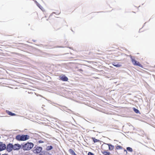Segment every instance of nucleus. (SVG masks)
I'll return each mask as SVG.
<instances>
[{"label":"nucleus","instance_id":"f257e3e1","mask_svg":"<svg viewBox=\"0 0 155 155\" xmlns=\"http://www.w3.org/2000/svg\"><path fill=\"white\" fill-rule=\"evenodd\" d=\"M22 148L23 150L24 151L29 150L31 149L34 147V144L31 142H28L23 145L21 144Z\"/></svg>","mask_w":155,"mask_h":155},{"label":"nucleus","instance_id":"f03ea898","mask_svg":"<svg viewBox=\"0 0 155 155\" xmlns=\"http://www.w3.org/2000/svg\"><path fill=\"white\" fill-rule=\"evenodd\" d=\"M129 56L134 65L139 66L141 68H143V66L139 62L137 61L134 58H133L132 56L131 55H130Z\"/></svg>","mask_w":155,"mask_h":155},{"label":"nucleus","instance_id":"7ed1b4c3","mask_svg":"<svg viewBox=\"0 0 155 155\" xmlns=\"http://www.w3.org/2000/svg\"><path fill=\"white\" fill-rule=\"evenodd\" d=\"M13 145L11 143H9L6 146V150L8 152H10L13 150Z\"/></svg>","mask_w":155,"mask_h":155},{"label":"nucleus","instance_id":"20e7f679","mask_svg":"<svg viewBox=\"0 0 155 155\" xmlns=\"http://www.w3.org/2000/svg\"><path fill=\"white\" fill-rule=\"evenodd\" d=\"M35 147L33 148V153H35L37 154L39 153L42 151V148L41 147H37L35 149Z\"/></svg>","mask_w":155,"mask_h":155},{"label":"nucleus","instance_id":"39448f33","mask_svg":"<svg viewBox=\"0 0 155 155\" xmlns=\"http://www.w3.org/2000/svg\"><path fill=\"white\" fill-rule=\"evenodd\" d=\"M13 150H18L20 149H22V146L18 143H15L13 145Z\"/></svg>","mask_w":155,"mask_h":155},{"label":"nucleus","instance_id":"423d86ee","mask_svg":"<svg viewBox=\"0 0 155 155\" xmlns=\"http://www.w3.org/2000/svg\"><path fill=\"white\" fill-rule=\"evenodd\" d=\"M6 148V145L5 143H2L0 144V151L5 150Z\"/></svg>","mask_w":155,"mask_h":155},{"label":"nucleus","instance_id":"0eeeda50","mask_svg":"<svg viewBox=\"0 0 155 155\" xmlns=\"http://www.w3.org/2000/svg\"><path fill=\"white\" fill-rule=\"evenodd\" d=\"M15 139L18 141H23L22 134L17 135L15 137Z\"/></svg>","mask_w":155,"mask_h":155},{"label":"nucleus","instance_id":"6e6552de","mask_svg":"<svg viewBox=\"0 0 155 155\" xmlns=\"http://www.w3.org/2000/svg\"><path fill=\"white\" fill-rule=\"evenodd\" d=\"M60 80L62 81H67L68 80V77L66 76L65 75H63L62 76H60Z\"/></svg>","mask_w":155,"mask_h":155},{"label":"nucleus","instance_id":"1a4fd4ad","mask_svg":"<svg viewBox=\"0 0 155 155\" xmlns=\"http://www.w3.org/2000/svg\"><path fill=\"white\" fill-rule=\"evenodd\" d=\"M23 141H25L28 140L30 138L29 135L27 134H22Z\"/></svg>","mask_w":155,"mask_h":155},{"label":"nucleus","instance_id":"9d476101","mask_svg":"<svg viewBox=\"0 0 155 155\" xmlns=\"http://www.w3.org/2000/svg\"><path fill=\"white\" fill-rule=\"evenodd\" d=\"M112 64L114 66L117 67L119 68L122 66V65L120 64L117 63V62H113L112 63Z\"/></svg>","mask_w":155,"mask_h":155},{"label":"nucleus","instance_id":"9b49d317","mask_svg":"<svg viewBox=\"0 0 155 155\" xmlns=\"http://www.w3.org/2000/svg\"><path fill=\"white\" fill-rule=\"evenodd\" d=\"M106 144L108 146V149L109 150L111 151L114 149V146L110 143H107Z\"/></svg>","mask_w":155,"mask_h":155},{"label":"nucleus","instance_id":"f8f14e48","mask_svg":"<svg viewBox=\"0 0 155 155\" xmlns=\"http://www.w3.org/2000/svg\"><path fill=\"white\" fill-rule=\"evenodd\" d=\"M6 112L8 114L10 115L11 116H15L17 115V114L15 113H13L12 112L9 111L8 110H6Z\"/></svg>","mask_w":155,"mask_h":155},{"label":"nucleus","instance_id":"ddd939ff","mask_svg":"<svg viewBox=\"0 0 155 155\" xmlns=\"http://www.w3.org/2000/svg\"><path fill=\"white\" fill-rule=\"evenodd\" d=\"M101 152L104 155H110V153L106 150H104V151H101Z\"/></svg>","mask_w":155,"mask_h":155},{"label":"nucleus","instance_id":"4468645a","mask_svg":"<svg viewBox=\"0 0 155 155\" xmlns=\"http://www.w3.org/2000/svg\"><path fill=\"white\" fill-rule=\"evenodd\" d=\"M91 138L93 140L94 143L100 142L101 141L99 140L96 139L95 137H92Z\"/></svg>","mask_w":155,"mask_h":155},{"label":"nucleus","instance_id":"2eb2a0df","mask_svg":"<svg viewBox=\"0 0 155 155\" xmlns=\"http://www.w3.org/2000/svg\"><path fill=\"white\" fill-rule=\"evenodd\" d=\"M53 147L51 145L47 146L46 150L47 151H49L53 149Z\"/></svg>","mask_w":155,"mask_h":155},{"label":"nucleus","instance_id":"dca6fc26","mask_svg":"<svg viewBox=\"0 0 155 155\" xmlns=\"http://www.w3.org/2000/svg\"><path fill=\"white\" fill-rule=\"evenodd\" d=\"M133 109L134 111L136 114H140V112L139 110L137 109L135 107H133Z\"/></svg>","mask_w":155,"mask_h":155},{"label":"nucleus","instance_id":"f3484780","mask_svg":"<svg viewBox=\"0 0 155 155\" xmlns=\"http://www.w3.org/2000/svg\"><path fill=\"white\" fill-rule=\"evenodd\" d=\"M38 5H37V6L40 8V9L43 12H44L45 11V9L43 8L39 4H38Z\"/></svg>","mask_w":155,"mask_h":155},{"label":"nucleus","instance_id":"a211bd4d","mask_svg":"<svg viewBox=\"0 0 155 155\" xmlns=\"http://www.w3.org/2000/svg\"><path fill=\"white\" fill-rule=\"evenodd\" d=\"M127 150L129 152H132L133 151V149L130 147H127L126 148Z\"/></svg>","mask_w":155,"mask_h":155},{"label":"nucleus","instance_id":"6ab92c4d","mask_svg":"<svg viewBox=\"0 0 155 155\" xmlns=\"http://www.w3.org/2000/svg\"><path fill=\"white\" fill-rule=\"evenodd\" d=\"M116 150H119V149H122L123 148V147L120 145H117L116 147Z\"/></svg>","mask_w":155,"mask_h":155},{"label":"nucleus","instance_id":"aec40b11","mask_svg":"<svg viewBox=\"0 0 155 155\" xmlns=\"http://www.w3.org/2000/svg\"><path fill=\"white\" fill-rule=\"evenodd\" d=\"M41 153L39 154V155H45L46 154V153H47V152L45 151H41Z\"/></svg>","mask_w":155,"mask_h":155},{"label":"nucleus","instance_id":"412c9836","mask_svg":"<svg viewBox=\"0 0 155 155\" xmlns=\"http://www.w3.org/2000/svg\"><path fill=\"white\" fill-rule=\"evenodd\" d=\"M87 155H95L93 153L91 152H89Z\"/></svg>","mask_w":155,"mask_h":155},{"label":"nucleus","instance_id":"4be33fe9","mask_svg":"<svg viewBox=\"0 0 155 155\" xmlns=\"http://www.w3.org/2000/svg\"><path fill=\"white\" fill-rule=\"evenodd\" d=\"M66 111L69 113H71L72 112V111L71 110L69 109H68V111Z\"/></svg>","mask_w":155,"mask_h":155},{"label":"nucleus","instance_id":"5701e85b","mask_svg":"<svg viewBox=\"0 0 155 155\" xmlns=\"http://www.w3.org/2000/svg\"><path fill=\"white\" fill-rule=\"evenodd\" d=\"M44 142L41 140H39L38 141L39 143H43Z\"/></svg>","mask_w":155,"mask_h":155},{"label":"nucleus","instance_id":"b1692460","mask_svg":"<svg viewBox=\"0 0 155 155\" xmlns=\"http://www.w3.org/2000/svg\"><path fill=\"white\" fill-rule=\"evenodd\" d=\"M78 71L81 73L83 71V70L82 69H80L78 70Z\"/></svg>","mask_w":155,"mask_h":155},{"label":"nucleus","instance_id":"393cba45","mask_svg":"<svg viewBox=\"0 0 155 155\" xmlns=\"http://www.w3.org/2000/svg\"><path fill=\"white\" fill-rule=\"evenodd\" d=\"M127 149H126H126H124V152H126V154H127Z\"/></svg>","mask_w":155,"mask_h":155},{"label":"nucleus","instance_id":"a878e982","mask_svg":"<svg viewBox=\"0 0 155 155\" xmlns=\"http://www.w3.org/2000/svg\"><path fill=\"white\" fill-rule=\"evenodd\" d=\"M35 2L36 3V5H38V4H39L36 0L35 1Z\"/></svg>","mask_w":155,"mask_h":155},{"label":"nucleus","instance_id":"bb28decb","mask_svg":"<svg viewBox=\"0 0 155 155\" xmlns=\"http://www.w3.org/2000/svg\"><path fill=\"white\" fill-rule=\"evenodd\" d=\"M32 41H33L34 42H35V41H36V40H32Z\"/></svg>","mask_w":155,"mask_h":155},{"label":"nucleus","instance_id":"cd10ccee","mask_svg":"<svg viewBox=\"0 0 155 155\" xmlns=\"http://www.w3.org/2000/svg\"><path fill=\"white\" fill-rule=\"evenodd\" d=\"M2 143H3L2 142L0 141V144H1Z\"/></svg>","mask_w":155,"mask_h":155},{"label":"nucleus","instance_id":"c85d7f7f","mask_svg":"<svg viewBox=\"0 0 155 155\" xmlns=\"http://www.w3.org/2000/svg\"><path fill=\"white\" fill-rule=\"evenodd\" d=\"M71 31H72V32H74V31H73L72 29H71Z\"/></svg>","mask_w":155,"mask_h":155},{"label":"nucleus","instance_id":"c756f323","mask_svg":"<svg viewBox=\"0 0 155 155\" xmlns=\"http://www.w3.org/2000/svg\"><path fill=\"white\" fill-rule=\"evenodd\" d=\"M92 131H94V132H96L94 130H92Z\"/></svg>","mask_w":155,"mask_h":155},{"label":"nucleus","instance_id":"7c9ffc66","mask_svg":"<svg viewBox=\"0 0 155 155\" xmlns=\"http://www.w3.org/2000/svg\"><path fill=\"white\" fill-rule=\"evenodd\" d=\"M95 128V127H93V129H94Z\"/></svg>","mask_w":155,"mask_h":155},{"label":"nucleus","instance_id":"2f4dec72","mask_svg":"<svg viewBox=\"0 0 155 155\" xmlns=\"http://www.w3.org/2000/svg\"><path fill=\"white\" fill-rule=\"evenodd\" d=\"M97 132L99 133H100L101 132H98V131H97Z\"/></svg>","mask_w":155,"mask_h":155},{"label":"nucleus","instance_id":"473e14b6","mask_svg":"<svg viewBox=\"0 0 155 155\" xmlns=\"http://www.w3.org/2000/svg\"><path fill=\"white\" fill-rule=\"evenodd\" d=\"M53 13H55L54 12H53Z\"/></svg>","mask_w":155,"mask_h":155},{"label":"nucleus","instance_id":"72a5a7b5","mask_svg":"<svg viewBox=\"0 0 155 155\" xmlns=\"http://www.w3.org/2000/svg\"><path fill=\"white\" fill-rule=\"evenodd\" d=\"M0 155H1V153H0Z\"/></svg>","mask_w":155,"mask_h":155},{"label":"nucleus","instance_id":"f704fd0d","mask_svg":"<svg viewBox=\"0 0 155 155\" xmlns=\"http://www.w3.org/2000/svg\"><path fill=\"white\" fill-rule=\"evenodd\" d=\"M154 150V151H155V150Z\"/></svg>","mask_w":155,"mask_h":155},{"label":"nucleus","instance_id":"c9c22d12","mask_svg":"<svg viewBox=\"0 0 155 155\" xmlns=\"http://www.w3.org/2000/svg\"><path fill=\"white\" fill-rule=\"evenodd\" d=\"M154 67H155V65L154 66Z\"/></svg>","mask_w":155,"mask_h":155}]
</instances>
